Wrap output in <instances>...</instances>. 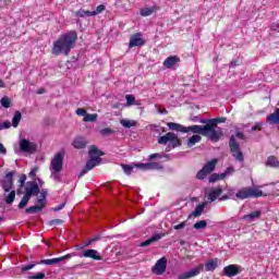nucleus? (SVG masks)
Listing matches in <instances>:
<instances>
[{"label": "nucleus", "mask_w": 279, "mask_h": 279, "mask_svg": "<svg viewBox=\"0 0 279 279\" xmlns=\"http://www.w3.org/2000/svg\"><path fill=\"white\" fill-rule=\"evenodd\" d=\"M0 154H3V155L8 154V150L5 149V146H3L2 143H0Z\"/></svg>", "instance_id": "58"}, {"label": "nucleus", "mask_w": 279, "mask_h": 279, "mask_svg": "<svg viewBox=\"0 0 279 279\" xmlns=\"http://www.w3.org/2000/svg\"><path fill=\"white\" fill-rule=\"evenodd\" d=\"M125 99H126L128 106H134V104L136 101V98L134 97V95H126Z\"/></svg>", "instance_id": "42"}, {"label": "nucleus", "mask_w": 279, "mask_h": 279, "mask_svg": "<svg viewBox=\"0 0 279 279\" xmlns=\"http://www.w3.org/2000/svg\"><path fill=\"white\" fill-rule=\"evenodd\" d=\"M1 186L4 193H10V191H12V186H14V172L7 173L5 180L1 182Z\"/></svg>", "instance_id": "14"}, {"label": "nucleus", "mask_w": 279, "mask_h": 279, "mask_svg": "<svg viewBox=\"0 0 279 279\" xmlns=\"http://www.w3.org/2000/svg\"><path fill=\"white\" fill-rule=\"evenodd\" d=\"M217 159H213L211 161L207 162L202 170H199L196 174L197 180H204L206 175L213 173L215 168L217 167Z\"/></svg>", "instance_id": "8"}, {"label": "nucleus", "mask_w": 279, "mask_h": 279, "mask_svg": "<svg viewBox=\"0 0 279 279\" xmlns=\"http://www.w3.org/2000/svg\"><path fill=\"white\" fill-rule=\"evenodd\" d=\"M221 193H223V190L221 187L211 190L208 194V199H210V202H215L217 199V197H219V195H221Z\"/></svg>", "instance_id": "26"}, {"label": "nucleus", "mask_w": 279, "mask_h": 279, "mask_svg": "<svg viewBox=\"0 0 279 279\" xmlns=\"http://www.w3.org/2000/svg\"><path fill=\"white\" fill-rule=\"evenodd\" d=\"M75 16H78L80 19H84V16H93L92 11H84V10H78L75 13Z\"/></svg>", "instance_id": "38"}, {"label": "nucleus", "mask_w": 279, "mask_h": 279, "mask_svg": "<svg viewBox=\"0 0 279 279\" xmlns=\"http://www.w3.org/2000/svg\"><path fill=\"white\" fill-rule=\"evenodd\" d=\"M63 166H64V150L57 153L50 162V168L53 173H60V171H62Z\"/></svg>", "instance_id": "6"}, {"label": "nucleus", "mask_w": 279, "mask_h": 279, "mask_svg": "<svg viewBox=\"0 0 279 279\" xmlns=\"http://www.w3.org/2000/svg\"><path fill=\"white\" fill-rule=\"evenodd\" d=\"M223 274L227 278H234V276L241 274V266L231 264L223 268Z\"/></svg>", "instance_id": "15"}, {"label": "nucleus", "mask_w": 279, "mask_h": 279, "mask_svg": "<svg viewBox=\"0 0 279 279\" xmlns=\"http://www.w3.org/2000/svg\"><path fill=\"white\" fill-rule=\"evenodd\" d=\"M76 114L78 117H86L87 112L85 111V109L78 108L76 109Z\"/></svg>", "instance_id": "47"}, {"label": "nucleus", "mask_w": 279, "mask_h": 279, "mask_svg": "<svg viewBox=\"0 0 279 279\" xmlns=\"http://www.w3.org/2000/svg\"><path fill=\"white\" fill-rule=\"evenodd\" d=\"M184 228H186V221L174 226V230H184Z\"/></svg>", "instance_id": "46"}, {"label": "nucleus", "mask_w": 279, "mask_h": 279, "mask_svg": "<svg viewBox=\"0 0 279 279\" xmlns=\"http://www.w3.org/2000/svg\"><path fill=\"white\" fill-rule=\"evenodd\" d=\"M151 271L153 274H155V276H162V274L167 271V257H161L160 259H158Z\"/></svg>", "instance_id": "11"}, {"label": "nucleus", "mask_w": 279, "mask_h": 279, "mask_svg": "<svg viewBox=\"0 0 279 279\" xmlns=\"http://www.w3.org/2000/svg\"><path fill=\"white\" fill-rule=\"evenodd\" d=\"M40 193V187H38V183L31 181L27 182V186L25 189V195L32 198V195H38Z\"/></svg>", "instance_id": "16"}, {"label": "nucleus", "mask_w": 279, "mask_h": 279, "mask_svg": "<svg viewBox=\"0 0 279 279\" xmlns=\"http://www.w3.org/2000/svg\"><path fill=\"white\" fill-rule=\"evenodd\" d=\"M262 130V124L256 123V125L252 126V132L260 131Z\"/></svg>", "instance_id": "53"}, {"label": "nucleus", "mask_w": 279, "mask_h": 279, "mask_svg": "<svg viewBox=\"0 0 279 279\" xmlns=\"http://www.w3.org/2000/svg\"><path fill=\"white\" fill-rule=\"evenodd\" d=\"M168 128L170 130H173L174 132H183V134H189V132H192L193 134H199L198 131H195V128H199V125H191V126H184L182 124H178L174 122H169Z\"/></svg>", "instance_id": "9"}, {"label": "nucleus", "mask_w": 279, "mask_h": 279, "mask_svg": "<svg viewBox=\"0 0 279 279\" xmlns=\"http://www.w3.org/2000/svg\"><path fill=\"white\" fill-rule=\"evenodd\" d=\"M236 137L240 138L241 141H245V134H243V132H238Z\"/></svg>", "instance_id": "59"}, {"label": "nucleus", "mask_w": 279, "mask_h": 279, "mask_svg": "<svg viewBox=\"0 0 279 279\" xmlns=\"http://www.w3.org/2000/svg\"><path fill=\"white\" fill-rule=\"evenodd\" d=\"M266 121L271 125H278L279 123V109L277 108L274 113L267 116Z\"/></svg>", "instance_id": "23"}, {"label": "nucleus", "mask_w": 279, "mask_h": 279, "mask_svg": "<svg viewBox=\"0 0 279 279\" xmlns=\"http://www.w3.org/2000/svg\"><path fill=\"white\" fill-rule=\"evenodd\" d=\"M97 113H87L85 114L83 121H85V123H94V121H97Z\"/></svg>", "instance_id": "34"}, {"label": "nucleus", "mask_w": 279, "mask_h": 279, "mask_svg": "<svg viewBox=\"0 0 279 279\" xmlns=\"http://www.w3.org/2000/svg\"><path fill=\"white\" fill-rule=\"evenodd\" d=\"M263 192L258 187H242L236 192L235 197L238 199H250V197L258 198L263 197Z\"/></svg>", "instance_id": "4"}, {"label": "nucleus", "mask_w": 279, "mask_h": 279, "mask_svg": "<svg viewBox=\"0 0 279 279\" xmlns=\"http://www.w3.org/2000/svg\"><path fill=\"white\" fill-rule=\"evenodd\" d=\"M266 167H274L275 169H278L279 167V160L276 156H269L266 160Z\"/></svg>", "instance_id": "28"}, {"label": "nucleus", "mask_w": 279, "mask_h": 279, "mask_svg": "<svg viewBox=\"0 0 279 279\" xmlns=\"http://www.w3.org/2000/svg\"><path fill=\"white\" fill-rule=\"evenodd\" d=\"M219 181V174L218 173H213L210 177H209V182L211 183H215Z\"/></svg>", "instance_id": "45"}, {"label": "nucleus", "mask_w": 279, "mask_h": 279, "mask_svg": "<svg viewBox=\"0 0 279 279\" xmlns=\"http://www.w3.org/2000/svg\"><path fill=\"white\" fill-rule=\"evenodd\" d=\"M160 10L159 5L154 4L153 7H146L141 9L140 14L141 16H151L155 12H158Z\"/></svg>", "instance_id": "20"}, {"label": "nucleus", "mask_w": 279, "mask_h": 279, "mask_svg": "<svg viewBox=\"0 0 279 279\" xmlns=\"http://www.w3.org/2000/svg\"><path fill=\"white\" fill-rule=\"evenodd\" d=\"M225 173H227V175H230V173H234V168L232 167L227 168Z\"/></svg>", "instance_id": "60"}, {"label": "nucleus", "mask_w": 279, "mask_h": 279, "mask_svg": "<svg viewBox=\"0 0 279 279\" xmlns=\"http://www.w3.org/2000/svg\"><path fill=\"white\" fill-rule=\"evenodd\" d=\"M160 236L154 235L153 238L144 241L141 243V247H147L148 245H151V243H156V241H159Z\"/></svg>", "instance_id": "33"}, {"label": "nucleus", "mask_w": 279, "mask_h": 279, "mask_svg": "<svg viewBox=\"0 0 279 279\" xmlns=\"http://www.w3.org/2000/svg\"><path fill=\"white\" fill-rule=\"evenodd\" d=\"M12 126V124L10 123V122H8V121H5V122H3V124H1V128H2V130L4 129V130H8V129H10Z\"/></svg>", "instance_id": "52"}, {"label": "nucleus", "mask_w": 279, "mask_h": 279, "mask_svg": "<svg viewBox=\"0 0 279 279\" xmlns=\"http://www.w3.org/2000/svg\"><path fill=\"white\" fill-rule=\"evenodd\" d=\"M202 141V136L198 134H195L191 136L187 141V147H193V145L199 143Z\"/></svg>", "instance_id": "30"}, {"label": "nucleus", "mask_w": 279, "mask_h": 279, "mask_svg": "<svg viewBox=\"0 0 279 279\" xmlns=\"http://www.w3.org/2000/svg\"><path fill=\"white\" fill-rule=\"evenodd\" d=\"M16 198V192L12 190L9 194L4 193V202L5 204H13Z\"/></svg>", "instance_id": "29"}, {"label": "nucleus", "mask_w": 279, "mask_h": 279, "mask_svg": "<svg viewBox=\"0 0 279 279\" xmlns=\"http://www.w3.org/2000/svg\"><path fill=\"white\" fill-rule=\"evenodd\" d=\"M27 180V175L23 174L21 178H20V186L23 187L25 186V181Z\"/></svg>", "instance_id": "49"}, {"label": "nucleus", "mask_w": 279, "mask_h": 279, "mask_svg": "<svg viewBox=\"0 0 279 279\" xmlns=\"http://www.w3.org/2000/svg\"><path fill=\"white\" fill-rule=\"evenodd\" d=\"M226 121L227 119L225 117L209 119L207 121H203V123H206L205 125H198L194 128V130L198 132L201 136L209 138L211 143H219L223 136V129L218 125L219 123H226Z\"/></svg>", "instance_id": "1"}, {"label": "nucleus", "mask_w": 279, "mask_h": 279, "mask_svg": "<svg viewBox=\"0 0 279 279\" xmlns=\"http://www.w3.org/2000/svg\"><path fill=\"white\" fill-rule=\"evenodd\" d=\"M260 215H263V213L260 210H256V211H253L248 215H244L243 219L245 221H254V219H260Z\"/></svg>", "instance_id": "25"}, {"label": "nucleus", "mask_w": 279, "mask_h": 279, "mask_svg": "<svg viewBox=\"0 0 279 279\" xmlns=\"http://www.w3.org/2000/svg\"><path fill=\"white\" fill-rule=\"evenodd\" d=\"M122 169H123L124 173L130 175L134 168L132 166H130V165H122Z\"/></svg>", "instance_id": "43"}, {"label": "nucleus", "mask_w": 279, "mask_h": 279, "mask_svg": "<svg viewBox=\"0 0 279 279\" xmlns=\"http://www.w3.org/2000/svg\"><path fill=\"white\" fill-rule=\"evenodd\" d=\"M202 271H204V266L202 264H199L198 266L191 269L190 271H186V272H183V274L179 275L178 279L195 278V276H199V274H202Z\"/></svg>", "instance_id": "12"}, {"label": "nucleus", "mask_w": 279, "mask_h": 279, "mask_svg": "<svg viewBox=\"0 0 279 279\" xmlns=\"http://www.w3.org/2000/svg\"><path fill=\"white\" fill-rule=\"evenodd\" d=\"M58 223H62V220H60V219H53V220H50V222H49L50 226H56V225H58Z\"/></svg>", "instance_id": "55"}, {"label": "nucleus", "mask_w": 279, "mask_h": 279, "mask_svg": "<svg viewBox=\"0 0 279 279\" xmlns=\"http://www.w3.org/2000/svg\"><path fill=\"white\" fill-rule=\"evenodd\" d=\"M100 134H101V136H110V134H114V130H112L110 128H105V129L100 130Z\"/></svg>", "instance_id": "41"}, {"label": "nucleus", "mask_w": 279, "mask_h": 279, "mask_svg": "<svg viewBox=\"0 0 279 279\" xmlns=\"http://www.w3.org/2000/svg\"><path fill=\"white\" fill-rule=\"evenodd\" d=\"M208 226V222L206 220H201L196 223H194V229L195 230H204Z\"/></svg>", "instance_id": "36"}, {"label": "nucleus", "mask_w": 279, "mask_h": 279, "mask_svg": "<svg viewBox=\"0 0 279 279\" xmlns=\"http://www.w3.org/2000/svg\"><path fill=\"white\" fill-rule=\"evenodd\" d=\"M29 199H32V198H29V196H26V194H24V196L22 197V199L19 204V208L20 209L25 208V206H27V204H29Z\"/></svg>", "instance_id": "37"}, {"label": "nucleus", "mask_w": 279, "mask_h": 279, "mask_svg": "<svg viewBox=\"0 0 279 279\" xmlns=\"http://www.w3.org/2000/svg\"><path fill=\"white\" fill-rule=\"evenodd\" d=\"M106 10V5L104 4H99L95 11H92V16H97V14H101V12H104Z\"/></svg>", "instance_id": "39"}, {"label": "nucleus", "mask_w": 279, "mask_h": 279, "mask_svg": "<svg viewBox=\"0 0 279 279\" xmlns=\"http://www.w3.org/2000/svg\"><path fill=\"white\" fill-rule=\"evenodd\" d=\"M120 123L126 129L136 128V121L134 120H121Z\"/></svg>", "instance_id": "35"}, {"label": "nucleus", "mask_w": 279, "mask_h": 279, "mask_svg": "<svg viewBox=\"0 0 279 279\" xmlns=\"http://www.w3.org/2000/svg\"><path fill=\"white\" fill-rule=\"evenodd\" d=\"M228 175L226 172H222L219 174V180H223Z\"/></svg>", "instance_id": "63"}, {"label": "nucleus", "mask_w": 279, "mask_h": 279, "mask_svg": "<svg viewBox=\"0 0 279 279\" xmlns=\"http://www.w3.org/2000/svg\"><path fill=\"white\" fill-rule=\"evenodd\" d=\"M40 210H43V206L35 205L26 208L25 213L28 215H36V213H40Z\"/></svg>", "instance_id": "32"}, {"label": "nucleus", "mask_w": 279, "mask_h": 279, "mask_svg": "<svg viewBox=\"0 0 279 279\" xmlns=\"http://www.w3.org/2000/svg\"><path fill=\"white\" fill-rule=\"evenodd\" d=\"M38 172V168H33L28 173L29 178H36V173Z\"/></svg>", "instance_id": "50"}, {"label": "nucleus", "mask_w": 279, "mask_h": 279, "mask_svg": "<svg viewBox=\"0 0 279 279\" xmlns=\"http://www.w3.org/2000/svg\"><path fill=\"white\" fill-rule=\"evenodd\" d=\"M22 117L23 116L21 114V111H15L13 119H12L13 128H19V123H21Z\"/></svg>", "instance_id": "31"}, {"label": "nucleus", "mask_w": 279, "mask_h": 279, "mask_svg": "<svg viewBox=\"0 0 279 279\" xmlns=\"http://www.w3.org/2000/svg\"><path fill=\"white\" fill-rule=\"evenodd\" d=\"M69 258H71V254L52 258V259H43L40 263L41 265H57V263H62V260H66Z\"/></svg>", "instance_id": "21"}, {"label": "nucleus", "mask_w": 279, "mask_h": 279, "mask_svg": "<svg viewBox=\"0 0 279 279\" xmlns=\"http://www.w3.org/2000/svg\"><path fill=\"white\" fill-rule=\"evenodd\" d=\"M158 113L159 114H169V111L167 109L162 108V107H159L158 108Z\"/></svg>", "instance_id": "54"}, {"label": "nucleus", "mask_w": 279, "mask_h": 279, "mask_svg": "<svg viewBox=\"0 0 279 279\" xmlns=\"http://www.w3.org/2000/svg\"><path fill=\"white\" fill-rule=\"evenodd\" d=\"M206 208V204H199L196 206L195 210L189 216V219L191 217H202V213H204V209Z\"/></svg>", "instance_id": "27"}, {"label": "nucleus", "mask_w": 279, "mask_h": 279, "mask_svg": "<svg viewBox=\"0 0 279 279\" xmlns=\"http://www.w3.org/2000/svg\"><path fill=\"white\" fill-rule=\"evenodd\" d=\"M75 43H77V33L75 31H70L60 35L52 46L53 56H60V53L69 56V53H71V49L75 47Z\"/></svg>", "instance_id": "2"}, {"label": "nucleus", "mask_w": 279, "mask_h": 279, "mask_svg": "<svg viewBox=\"0 0 279 279\" xmlns=\"http://www.w3.org/2000/svg\"><path fill=\"white\" fill-rule=\"evenodd\" d=\"M181 59L178 56H170L163 61V66L166 69H174L177 64H180Z\"/></svg>", "instance_id": "17"}, {"label": "nucleus", "mask_w": 279, "mask_h": 279, "mask_svg": "<svg viewBox=\"0 0 279 279\" xmlns=\"http://www.w3.org/2000/svg\"><path fill=\"white\" fill-rule=\"evenodd\" d=\"M62 208H64V204L58 206V207H54V210L58 211V210H62Z\"/></svg>", "instance_id": "64"}, {"label": "nucleus", "mask_w": 279, "mask_h": 279, "mask_svg": "<svg viewBox=\"0 0 279 279\" xmlns=\"http://www.w3.org/2000/svg\"><path fill=\"white\" fill-rule=\"evenodd\" d=\"M45 272H37L36 275L29 276L28 279H44Z\"/></svg>", "instance_id": "44"}, {"label": "nucleus", "mask_w": 279, "mask_h": 279, "mask_svg": "<svg viewBox=\"0 0 279 279\" xmlns=\"http://www.w3.org/2000/svg\"><path fill=\"white\" fill-rule=\"evenodd\" d=\"M137 167L143 171H149L151 169H157V170L162 169V165L158 162L138 163Z\"/></svg>", "instance_id": "18"}, {"label": "nucleus", "mask_w": 279, "mask_h": 279, "mask_svg": "<svg viewBox=\"0 0 279 279\" xmlns=\"http://www.w3.org/2000/svg\"><path fill=\"white\" fill-rule=\"evenodd\" d=\"M86 145H88V142H86L84 137H76L72 142V147H74L75 149H84Z\"/></svg>", "instance_id": "22"}, {"label": "nucleus", "mask_w": 279, "mask_h": 279, "mask_svg": "<svg viewBox=\"0 0 279 279\" xmlns=\"http://www.w3.org/2000/svg\"><path fill=\"white\" fill-rule=\"evenodd\" d=\"M226 199H230L228 195H223L219 198L220 202H225Z\"/></svg>", "instance_id": "62"}, {"label": "nucleus", "mask_w": 279, "mask_h": 279, "mask_svg": "<svg viewBox=\"0 0 279 279\" xmlns=\"http://www.w3.org/2000/svg\"><path fill=\"white\" fill-rule=\"evenodd\" d=\"M84 258H93V260H101V255L97 252V250H85L83 252Z\"/></svg>", "instance_id": "19"}, {"label": "nucleus", "mask_w": 279, "mask_h": 279, "mask_svg": "<svg viewBox=\"0 0 279 279\" xmlns=\"http://www.w3.org/2000/svg\"><path fill=\"white\" fill-rule=\"evenodd\" d=\"M40 197H41L43 199H47V190H41V192H40Z\"/></svg>", "instance_id": "61"}, {"label": "nucleus", "mask_w": 279, "mask_h": 279, "mask_svg": "<svg viewBox=\"0 0 279 279\" xmlns=\"http://www.w3.org/2000/svg\"><path fill=\"white\" fill-rule=\"evenodd\" d=\"M22 269L23 271H29V269H34V264L26 265Z\"/></svg>", "instance_id": "57"}, {"label": "nucleus", "mask_w": 279, "mask_h": 279, "mask_svg": "<svg viewBox=\"0 0 279 279\" xmlns=\"http://www.w3.org/2000/svg\"><path fill=\"white\" fill-rule=\"evenodd\" d=\"M229 147L235 160H239V162H243V160H245V157L243 156V151H241V147L236 142V140L234 138V135H232L229 140Z\"/></svg>", "instance_id": "7"}, {"label": "nucleus", "mask_w": 279, "mask_h": 279, "mask_svg": "<svg viewBox=\"0 0 279 279\" xmlns=\"http://www.w3.org/2000/svg\"><path fill=\"white\" fill-rule=\"evenodd\" d=\"M270 29L272 32H279V23L278 22H274L271 25H270Z\"/></svg>", "instance_id": "48"}, {"label": "nucleus", "mask_w": 279, "mask_h": 279, "mask_svg": "<svg viewBox=\"0 0 279 279\" xmlns=\"http://www.w3.org/2000/svg\"><path fill=\"white\" fill-rule=\"evenodd\" d=\"M145 45V39H143V33L133 34L130 37L129 48L143 47Z\"/></svg>", "instance_id": "13"}, {"label": "nucleus", "mask_w": 279, "mask_h": 279, "mask_svg": "<svg viewBox=\"0 0 279 279\" xmlns=\"http://www.w3.org/2000/svg\"><path fill=\"white\" fill-rule=\"evenodd\" d=\"M159 145H167L169 143L168 147H172L175 149V147H180L182 145V141H180V137L173 132H169L163 136H160L158 138Z\"/></svg>", "instance_id": "5"}, {"label": "nucleus", "mask_w": 279, "mask_h": 279, "mask_svg": "<svg viewBox=\"0 0 279 279\" xmlns=\"http://www.w3.org/2000/svg\"><path fill=\"white\" fill-rule=\"evenodd\" d=\"M217 267H219V259L218 258L209 259L205 264V271H215Z\"/></svg>", "instance_id": "24"}, {"label": "nucleus", "mask_w": 279, "mask_h": 279, "mask_svg": "<svg viewBox=\"0 0 279 279\" xmlns=\"http://www.w3.org/2000/svg\"><path fill=\"white\" fill-rule=\"evenodd\" d=\"M0 104H1V106H2L3 108H10V106H11L12 102L10 101V99L8 98V96H4V97L1 98Z\"/></svg>", "instance_id": "40"}, {"label": "nucleus", "mask_w": 279, "mask_h": 279, "mask_svg": "<svg viewBox=\"0 0 279 279\" xmlns=\"http://www.w3.org/2000/svg\"><path fill=\"white\" fill-rule=\"evenodd\" d=\"M156 158H162V155H160V154H151V155L149 156V160H154V159H156Z\"/></svg>", "instance_id": "56"}, {"label": "nucleus", "mask_w": 279, "mask_h": 279, "mask_svg": "<svg viewBox=\"0 0 279 279\" xmlns=\"http://www.w3.org/2000/svg\"><path fill=\"white\" fill-rule=\"evenodd\" d=\"M104 156V151L99 150L97 146H90L89 149V160L86 162L85 168L81 171L78 178H82L83 175H86L88 171L95 169L99 162H101V157Z\"/></svg>", "instance_id": "3"}, {"label": "nucleus", "mask_w": 279, "mask_h": 279, "mask_svg": "<svg viewBox=\"0 0 279 279\" xmlns=\"http://www.w3.org/2000/svg\"><path fill=\"white\" fill-rule=\"evenodd\" d=\"M36 149H38V145L34 142H29V140L22 138L20 140V151L23 154H36Z\"/></svg>", "instance_id": "10"}, {"label": "nucleus", "mask_w": 279, "mask_h": 279, "mask_svg": "<svg viewBox=\"0 0 279 279\" xmlns=\"http://www.w3.org/2000/svg\"><path fill=\"white\" fill-rule=\"evenodd\" d=\"M45 201H46V198H41V197L38 198L37 199V204H38L37 206H41V209L45 208V204H46Z\"/></svg>", "instance_id": "51"}]
</instances>
